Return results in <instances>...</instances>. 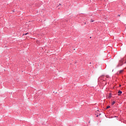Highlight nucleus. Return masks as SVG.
Masks as SVG:
<instances>
[{
    "mask_svg": "<svg viewBox=\"0 0 126 126\" xmlns=\"http://www.w3.org/2000/svg\"><path fill=\"white\" fill-rule=\"evenodd\" d=\"M118 16H119V17H120V16H121V15H118Z\"/></svg>",
    "mask_w": 126,
    "mask_h": 126,
    "instance_id": "11",
    "label": "nucleus"
},
{
    "mask_svg": "<svg viewBox=\"0 0 126 126\" xmlns=\"http://www.w3.org/2000/svg\"><path fill=\"white\" fill-rule=\"evenodd\" d=\"M111 108V106H107L106 107V109H109V108Z\"/></svg>",
    "mask_w": 126,
    "mask_h": 126,
    "instance_id": "6",
    "label": "nucleus"
},
{
    "mask_svg": "<svg viewBox=\"0 0 126 126\" xmlns=\"http://www.w3.org/2000/svg\"><path fill=\"white\" fill-rule=\"evenodd\" d=\"M59 5H62V4H59Z\"/></svg>",
    "mask_w": 126,
    "mask_h": 126,
    "instance_id": "12",
    "label": "nucleus"
},
{
    "mask_svg": "<svg viewBox=\"0 0 126 126\" xmlns=\"http://www.w3.org/2000/svg\"><path fill=\"white\" fill-rule=\"evenodd\" d=\"M116 103V102H115V101H113L112 102V103H111V105H112V106H114V105H115V103Z\"/></svg>",
    "mask_w": 126,
    "mask_h": 126,
    "instance_id": "5",
    "label": "nucleus"
},
{
    "mask_svg": "<svg viewBox=\"0 0 126 126\" xmlns=\"http://www.w3.org/2000/svg\"><path fill=\"white\" fill-rule=\"evenodd\" d=\"M91 22H94V20H91Z\"/></svg>",
    "mask_w": 126,
    "mask_h": 126,
    "instance_id": "8",
    "label": "nucleus"
},
{
    "mask_svg": "<svg viewBox=\"0 0 126 126\" xmlns=\"http://www.w3.org/2000/svg\"><path fill=\"white\" fill-rule=\"evenodd\" d=\"M124 72V70H121L119 71V73L120 74H121V73H123V72Z\"/></svg>",
    "mask_w": 126,
    "mask_h": 126,
    "instance_id": "4",
    "label": "nucleus"
},
{
    "mask_svg": "<svg viewBox=\"0 0 126 126\" xmlns=\"http://www.w3.org/2000/svg\"><path fill=\"white\" fill-rule=\"evenodd\" d=\"M98 117H99V115H96V118H98Z\"/></svg>",
    "mask_w": 126,
    "mask_h": 126,
    "instance_id": "10",
    "label": "nucleus"
},
{
    "mask_svg": "<svg viewBox=\"0 0 126 126\" xmlns=\"http://www.w3.org/2000/svg\"><path fill=\"white\" fill-rule=\"evenodd\" d=\"M120 63H121V64H120V63L118 64V65L117 66V67H119L122 66V65H123V63L124 62V59L121 60L120 61Z\"/></svg>",
    "mask_w": 126,
    "mask_h": 126,
    "instance_id": "1",
    "label": "nucleus"
},
{
    "mask_svg": "<svg viewBox=\"0 0 126 126\" xmlns=\"http://www.w3.org/2000/svg\"><path fill=\"white\" fill-rule=\"evenodd\" d=\"M99 79H101V80H103V81H106L107 80V79L105 78V76H101L99 78Z\"/></svg>",
    "mask_w": 126,
    "mask_h": 126,
    "instance_id": "2",
    "label": "nucleus"
},
{
    "mask_svg": "<svg viewBox=\"0 0 126 126\" xmlns=\"http://www.w3.org/2000/svg\"><path fill=\"white\" fill-rule=\"evenodd\" d=\"M27 34H28V33H25V34H24V35H27Z\"/></svg>",
    "mask_w": 126,
    "mask_h": 126,
    "instance_id": "9",
    "label": "nucleus"
},
{
    "mask_svg": "<svg viewBox=\"0 0 126 126\" xmlns=\"http://www.w3.org/2000/svg\"><path fill=\"white\" fill-rule=\"evenodd\" d=\"M109 75H106V78H109Z\"/></svg>",
    "mask_w": 126,
    "mask_h": 126,
    "instance_id": "7",
    "label": "nucleus"
},
{
    "mask_svg": "<svg viewBox=\"0 0 126 126\" xmlns=\"http://www.w3.org/2000/svg\"><path fill=\"white\" fill-rule=\"evenodd\" d=\"M100 115H101V114H99V116H100Z\"/></svg>",
    "mask_w": 126,
    "mask_h": 126,
    "instance_id": "13",
    "label": "nucleus"
},
{
    "mask_svg": "<svg viewBox=\"0 0 126 126\" xmlns=\"http://www.w3.org/2000/svg\"><path fill=\"white\" fill-rule=\"evenodd\" d=\"M123 93V92L122 91H118V96H120V95Z\"/></svg>",
    "mask_w": 126,
    "mask_h": 126,
    "instance_id": "3",
    "label": "nucleus"
},
{
    "mask_svg": "<svg viewBox=\"0 0 126 126\" xmlns=\"http://www.w3.org/2000/svg\"><path fill=\"white\" fill-rule=\"evenodd\" d=\"M125 63H126V62Z\"/></svg>",
    "mask_w": 126,
    "mask_h": 126,
    "instance_id": "14",
    "label": "nucleus"
}]
</instances>
